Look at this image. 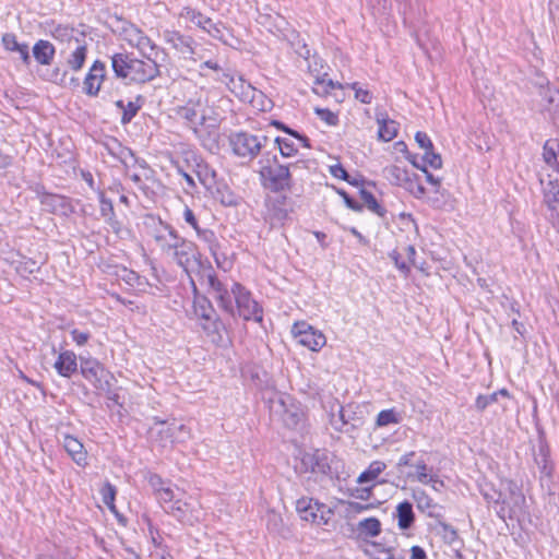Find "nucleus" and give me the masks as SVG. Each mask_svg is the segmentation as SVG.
<instances>
[{"label":"nucleus","mask_w":559,"mask_h":559,"mask_svg":"<svg viewBox=\"0 0 559 559\" xmlns=\"http://www.w3.org/2000/svg\"><path fill=\"white\" fill-rule=\"evenodd\" d=\"M204 280L209 294L225 312L233 317L238 314L245 321L262 322V308L242 285L233 281H221L213 272H209Z\"/></svg>","instance_id":"1"},{"label":"nucleus","mask_w":559,"mask_h":559,"mask_svg":"<svg viewBox=\"0 0 559 559\" xmlns=\"http://www.w3.org/2000/svg\"><path fill=\"white\" fill-rule=\"evenodd\" d=\"M145 57V60H140L126 53H116L111 57L112 70L118 78L145 83L158 75L156 62L151 58V55Z\"/></svg>","instance_id":"2"},{"label":"nucleus","mask_w":559,"mask_h":559,"mask_svg":"<svg viewBox=\"0 0 559 559\" xmlns=\"http://www.w3.org/2000/svg\"><path fill=\"white\" fill-rule=\"evenodd\" d=\"M52 36L55 39L64 44V47L60 50V55L64 59L66 64L72 71L81 70L87 55L85 35H78L73 28L58 26L52 32Z\"/></svg>","instance_id":"3"},{"label":"nucleus","mask_w":559,"mask_h":559,"mask_svg":"<svg viewBox=\"0 0 559 559\" xmlns=\"http://www.w3.org/2000/svg\"><path fill=\"white\" fill-rule=\"evenodd\" d=\"M485 498L500 506L498 514L501 519L520 518L524 514L525 497L511 480L500 481L499 490L492 493L486 492Z\"/></svg>","instance_id":"4"},{"label":"nucleus","mask_w":559,"mask_h":559,"mask_svg":"<svg viewBox=\"0 0 559 559\" xmlns=\"http://www.w3.org/2000/svg\"><path fill=\"white\" fill-rule=\"evenodd\" d=\"M223 78L224 79H221L218 76L216 81L225 83L229 91L240 100L250 103L260 110H266L271 102L265 98L262 92L253 87L241 75L236 78L233 71H223Z\"/></svg>","instance_id":"5"},{"label":"nucleus","mask_w":559,"mask_h":559,"mask_svg":"<svg viewBox=\"0 0 559 559\" xmlns=\"http://www.w3.org/2000/svg\"><path fill=\"white\" fill-rule=\"evenodd\" d=\"M265 135H255L247 132H239L230 138V144L235 154L241 157H255L262 147L267 143Z\"/></svg>","instance_id":"6"},{"label":"nucleus","mask_w":559,"mask_h":559,"mask_svg":"<svg viewBox=\"0 0 559 559\" xmlns=\"http://www.w3.org/2000/svg\"><path fill=\"white\" fill-rule=\"evenodd\" d=\"M122 40L131 47H135L143 56H148L155 49V45L140 28L134 24L123 22L117 29Z\"/></svg>","instance_id":"7"},{"label":"nucleus","mask_w":559,"mask_h":559,"mask_svg":"<svg viewBox=\"0 0 559 559\" xmlns=\"http://www.w3.org/2000/svg\"><path fill=\"white\" fill-rule=\"evenodd\" d=\"M292 333L300 345L313 352L321 349L326 343L325 336L306 322L295 323Z\"/></svg>","instance_id":"8"},{"label":"nucleus","mask_w":559,"mask_h":559,"mask_svg":"<svg viewBox=\"0 0 559 559\" xmlns=\"http://www.w3.org/2000/svg\"><path fill=\"white\" fill-rule=\"evenodd\" d=\"M82 374L102 391L110 390L112 376L96 360H85L81 364Z\"/></svg>","instance_id":"9"},{"label":"nucleus","mask_w":559,"mask_h":559,"mask_svg":"<svg viewBox=\"0 0 559 559\" xmlns=\"http://www.w3.org/2000/svg\"><path fill=\"white\" fill-rule=\"evenodd\" d=\"M330 453L324 450L306 452L301 455V467L305 472L325 475L330 471Z\"/></svg>","instance_id":"10"},{"label":"nucleus","mask_w":559,"mask_h":559,"mask_svg":"<svg viewBox=\"0 0 559 559\" xmlns=\"http://www.w3.org/2000/svg\"><path fill=\"white\" fill-rule=\"evenodd\" d=\"M154 425L162 426V428L157 431L162 445H165L166 442H182L186 438L189 437V430L182 424H177L174 421L166 425V421L155 417Z\"/></svg>","instance_id":"11"},{"label":"nucleus","mask_w":559,"mask_h":559,"mask_svg":"<svg viewBox=\"0 0 559 559\" xmlns=\"http://www.w3.org/2000/svg\"><path fill=\"white\" fill-rule=\"evenodd\" d=\"M165 41L171 46L176 51L181 53L185 58H192L193 60L202 59V57L194 58L195 55L193 44L194 40L190 36H186L177 31H165L164 34Z\"/></svg>","instance_id":"12"},{"label":"nucleus","mask_w":559,"mask_h":559,"mask_svg":"<svg viewBox=\"0 0 559 559\" xmlns=\"http://www.w3.org/2000/svg\"><path fill=\"white\" fill-rule=\"evenodd\" d=\"M185 271L198 263V250L193 242L181 238L170 255Z\"/></svg>","instance_id":"13"},{"label":"nucleus","mask_w":559,"mask_h":559,"mask_svg":"<svg viewBox=\"0 0 559 559\" xmlns=\"http://www.w3.org/2000/svg\"><path fill=\"white\" fill-rule=\"evenodd\" d=\"M324 509L325 507L323 504L313 502L310 498H300L296 502V510L300 518L308 522L320 524L322 521L323 523H326V520L323 516Z\"/></svg>","instance_id":"14"},{"label":"nucleus","mask_w":559,"mask_h":559,"mask_svg":"<svg viewBox=\"0 0 559 559\" xmlns=\"http://www.w3.org/2000/svg\"><path fill=\"white\" fill-rule=\"evenodd\" d=\"M167 512L177 518L180 522L192 525L200 520L201 512L189 502L176 499L173 504L166 508Z\"/></svg>","instance_id":"15"},{"label":"nucleus","mask_w":559,"mask_h":559,"mask_svg":"<svg viewBox=\"0 0 559 559\" xmlns=\"http://www.w3.org/2000/svg\"><path fill=\"white\" fill-rule=\"evenodd\" d=\"M203 106V93H200L197 97L190 98L185 106L177 109V115L187 120L195 133L199 132L198 127L200 126V107Z\"/></svg>","instance_id":"16"},{"label":"nucleus","mask_w":559,"mask_h":559,"mask_svg":"<svg viewBox=\"0 0 559 559\" xmlns=\"http://www.w3.org/2000/svg\"><path fill=\"white\" fill-rule=\"evenodd\" d=\"M105 78V64L100 61H95L87 73L83 90L88 96H96L100 90L102 82Z\"/></svg>","instance_id":"17"},{"label":"nucleus","mask_w":559,"mask_h":559,"mask_svg":"<svg viewBox=\"0 0 559 559\" xmlns=\"http://www.w3.org/2000/svg\"><path fill=\"white\" fill-rule=\"evenodd\" d=\"M286 131L290 135H293L295 138V140L289 139V138H276L274 140V142L277 144V147H278L281 154L284 157H290V156L295 155L298 152L299 146H302V147L310 146L307 138H305L292 130H286Z\"/></svg>","instance_id":"18"},{"label":"nucleus","mask_w":559,"mask_h":559,"mask_svg":"<svg viewBox=\"0 0 559 559\" xmlns=\"http://www.w3.org/2000/svg\"><path fill=\"white\" fill-rule=\"evenodd\" d=\"M62 445L70 457L79 465L85 466L87 464V452L80 440L73 436L66 435L62 440Z\"/></svg>","instance_id":"19"},{"label":"nucleus","mask_w":559,"mask_h":559,"mask_svg":"<svg viewBox=\"0 0 559 559\" xmlns=\"http://www.w3.org/2000/svg\"><path fill=\"white\" fill-rule=\"evenodd\" d=\"M262 175L267 176L277 190H283L290 186V171L287 166L276 165L274 167L264 168Z\"/></svg>","instance_id":"20"},{"label":"nucleus","mask_w":559,"mask_h":559,"mask_svg":"<svg viewBox=\"0 0 559 559\" xmlns=\"http://www.w3.org/2000/svg\"><path fill=\"white\" fill-rule=\"evenodd\" d=\"M221 122V112L217 108L207 105V97L203 95V106L200 107V126L209 130H216Z\"/></svg>","instance_id":"21"},{"label":"nucleus","mask_w":559,"mask_h":559,"mask_svg":"<svg viewBox=\"0 0 559 559\" xmlns=\"http://www.w3.org/2000/svg\"><path fill=\"white\" fill-rule=\"evenodd\" d=\"M180 239L181 238L176 234V231L168 227L155 235V241L160 250L167 255L173 254Z\"/></svg>","instance_id":"22"},{"label":"nucleus","mask_w":559,"mask_h":559,"mask_svg":"<svg viewBox=\"0 0 559 559\" xmlns=\"http://www.w3.org/2000/svg\"><path fill=\"white\" fill-rule=\"evenodd\" d=\"M100 214L118 236L122 237L127 233L115 217L112 202L106 199L104 194L100 195Z\"/></svg>","instance_id":"23"},{"label":"nucleus","mask_w":559,"mask_h":559,"mask_svg":"<svg viewBox=\"0 0 559 559\" xmlns=\"http://www.w3.org/2000/svg\"><path fill=\"white\" fill-rule=\"evenodd\" d=\"M55 368L62 377H70L78 369L76 357L74 353L66 350L61 353L55 362Z\"/></svg>","instance_id":"24"},{"label":"nucleus","mask_w":559,"mask_h":559,"mask_svg":"<svg viewBox=\"0 0 559 559\" xmlns=\"http://www.w3.org/2000/svg\"><path fill=\"white\" fill-rule=\"evenodd\" d=\"M56 49L53 45L48 41L40 39L33 47V56L35 60L44 66H48L51 63Z\"/></svg>","instance_id":"25"},{"label":"nucleus","mask_w":559,"mask_h":559,"mask_svg":"<svg viewBox=\"0 0 559 559\" xmlns=\"http://www.w3.org/2000/svg\"><path fill=\"white\" fill-rule=\"evenodd\" d=\"M414 467H415V472L408 473L407 474L408 478H411L413 480H417L425 485L430 484V483L439 484L440 486L443 485L442 481H439L437 479V477L431 474V468H428L425 461H423V460L417 461L416 464H414Z\"/></svg>","instance_id":"26"},{"label":"nucleus","mask_w":559,"mask_h":559,"mask_svg":"<svg viewBox=\"0 0 559 559\" xmlns=\"http://www.w3.org/2000/svg\"><path fill=\"white\" fill-rule=\"evenodd\" d=\"M356 532L360 538L376 537L381 533V523L377 518H367L357 523Z\"/></svg>","instance_id":"27"},{"label":"nucleus","mask_w":559,"mask_h":559,"mask_svg":"<svg viewBox=\"0 0 559 559\" xmlns=\"http://www.w3.org/2000/svg\"><path fill=\"white\" fill-rule=\"evenodd\" d=\"M379 124L378 136L384 142L393 140L397 134V123L394 120L385 118L383 115L377 116Z\"/></svg>","instance_id":"28"},{"label":"nucleus","mask_w":559,"mask_h":559,"mask_svg":"<svg viewBox=\"0 0 559 559\" xmlns=\"http://www.w3.org/2000/svg\"><path fill=\"white\" fill-rule=\"evenodd\" d=\"M544 203L550 211L559 214V185L557 181L549 180L544 187Z\"/></svg>","instance_id":"29"},{"label":"nucleus","mask_w":559,"mask_h":559,"mask_svg":"<svg viewBox=\"0 0 559 559\" xmlns=\"http://www.w3.org/2000/svg\"><path fill=\"white\" fill-rule=\"evenodd\" d=\"M396 516L399 520L397 524L401 530L409 528L415 520L412 503L408 501L401 502L396 507Z\"/></svg>","instance_id":"30"},{"label":"nucleus","mask_w":559,"mask_h":559,"mask_svg":"<svg viewBox=\"0 0 559 559\" xmlns=\"http://www.w3.org/2000/svg\"><path fill=\"white\" fill-rule=\"evenodd\" d=\"M350 417L346 415V411L340 406L337 414H331L330 423L332 427L340 432H349V427L355 428V424H350Z\"/></svg>","instance_id":"31"},{"label":"nucleus","mask_w":559,"mask_h":559,"mask_svg":"<svg viewBox=\"0 0 559 559\" xmlns=\"http://www.w3.org/2000/svg\"><path fill=\"white\" fill-rule=\"evenodd\" d=\"M386 465L384 462L381 461H373L368 468L362 472L358 478V484H366L377 480L379 475L385 469Z\"/></svg>","instance_id":"32"},{"label":"nucleus","mask_w":559,"mask_h":559,"mask_svg":"<svg viewBox=\"0 0 559 559\" xmlns=\"http://www.w3.org/2000/svg\"><path fill=\"white\" fill-rule=\"evenodd\" d=\"M341 90L340 83H334L331 79H328L326 75L323 78H318L314 81L312 91L319 96H329L332 94V91Z\"/></svg>","instance_id":"33"},{"label":"nucleus","mask_w":559,"mask_h":559,"mask_svg":"<svg viewBox=\"0 0 559 559\" xmlns=\"http://www.w3.org/2000/svg\"><path fill=\"white\" fill-rule=\"evenodd\" d=\"M179 17L186 21L191 22L198 27H205L206 23H210V17L203 15L200 11L192 9L190 7H185L180 13Z\"/></svg>","instance_id":"34"},{"label":"nucleus","mask_w":559,"mask_h":559,"mask_svg":"<svg viewBox=\"0 0 559 559\" xmlns=\"http://www.w3.org/2000/svg\"><path fill=\"white\" fill-rule=\"evenodd\" d=\"M384 173L386 174V178L390 179L393 183L403 187L405 182H407L408 178L411 177L406 169L393 165L390 167H386L384 169Z\"/></svg>","instance_id":"35"},{"label":"nucleus","mask_w":559,"mask_h":559,"mask_svg":"<svg viewBox=\"0 0 559 559\" xmlns=\"http://www.w3.org/2000/svg\"><path fill=\"white\" fill-rule=\"evenodd\" d=\"M212 342L223 347L227 346L230 343V338L227 334L225 325L219 320L213 322Z\"/></svg>","instance_id":"36"},{"label":"nucleus","mask_w":559,"mask_h":559,"mask_svg":"<svg viewBox=\"0 0 559 559\" xmlns=\"http://www.w3.org/2000/svg\"><path fill=\"white\" fill-rule=\"evenodd\" d=\"M360 198L364 202V205L370 210L371 212L378 214L379 216H383L385 211L383 207L378 203L373 194L366 189L360 190Z\"/></svg>","instance_id":"37"},{"label":"nucleus","mask_w":559,"mask_h":559,"mask_svg":"<svg viewBox=\"0 0 559 559\" xmlns=\"http://www.w3.org/2000/svg\"><path fill=\"white\" fill-rule=\"evenodd\" d=\"M302 412L296 406H292L290 408L285 409L283 413V421L289 428L297 427L302 420Z\"/></svg>","instance_id":"38"},{"label":"nucleus","mask_w":559,"mask_h":559,"mask_svg":"<svg viewBox=\"0 0 559 559\" xmlns=\"http://www.w3.org/2000/svg\"><path fill=\"white\" fill-rule=\"evenodd\" d=\"M391 547H384L380 543H371L370 547L366 550L372 559H390L393 555Z\"/></svg>","instance_id":"39"},{"label":"nucleus","mask_w":559,"mask_h":559,"mask_svg":"<svg viewBox=\"0 0 559 559\" xmlns=\"http://www.w3.org/2000/svg\"><path fill=\"white\" fill-rule=\"evenodd\" d=\"M343 506L346 518H354L355 515L372 508L371 503L364 504L356 501H346L343 502Z\"/></svg>","instance_id":"40"},{"label":"nucleus","mask_w":559,"mask_h":559,"mask_svg":"<svg viewBox=\"0 0 559 559\" xmlns=\"http://www.w3.org/2000/svg\"><path fill=\"white\" fill-rule=\"evenodd\" d=\"M401 417L394 409H385L378 414L377 425L379 427L400 423Z\"/></svg>","instance_id":"41"},{"label":"nucleus","mask_w":559,"mask_h":559,"mask_svg":"<svg viewBox=\"0 0 559 559\" xmlns=\"http://www.w3.org/2000/svg\"><path fill=\"white\" fill-rule=\"evenodd\" d=\"M535 462L538 465L540 473L549 476L551 473V465L548 460V452L545 448H540L535 456Z\"/></svg>","instance_id":"42"},{"label":"nucleus","mask_w":559,"mask_h":559,"mask_svg":"<svg viewBox=\"0 0 559 559\" xmlns=\"http://www.w3.org/2000/svg\"><path fill=\"white\" fill-rule=\"evenodd\" d=\"M100 493H102L103 502L111 511L115 512L116 510H115L114 501H115V496H116V488L110 483H105L100 490Z\"/></svg>","instance_id":"43"},{"label":"nucleus","mask_w":559,"mask_h":559,"mask_svg":"<svg viewBox=\"0 0 559 559\" xmlns=\"http://www.w3.org/2000/svg\"><path fill=\"white\" fill-rule=\"evenodd\" d=\"M423 165L425 167L429 165L430 167L435 169H439L442 167V158L439 154L435 153L432 150L425 151V154L423 156Z\"/></svg>","instance_id":"44"},{"label":"nucleus","mask_w":559,"mask_h":559,"mask_svg":"<svg viewBox=\"0 0 559 559\" xmlns=\"http://www.w3.org/2000/svg\"><path fill=\"white\" fill-rule=\"evenodd\" d=\"M498 394L507 395L508 392L506 390H501L498 393H492L489 395H479L476 400V408L478 411H484L488 405L497 401Z\"/></svg>","instance_id":"45"},{"label":"nucleus","mask_w":559,"mask_h":559,"mask_svg":"<svg viewBox=\"0 0 559 559\" xmlns=\"http://www.w3.org/2000/svg\"><path fill=\"white\" fill-rule=\"evenodd\" d=\"M201 28L212 37L224 40V26L222 25V23H213L212 20L210 19V23H206L205 27Z\"/></svg>","instance_id":"46"},{"label":"nucleus","mask_w":559,"mask_h":559,"mask_svg":"<svg viewBox=\"0 0 559 559\" xmlns=\"http://www.w3.org/2000/svg\"><path fill=\"white\" fill-rule=\"evenodd\" d=\"M403 188L406 189L415 198H421L425 194L424 186L411 177L408 178L407 182L404 183Z\"/></svg>","instance_id":"47"},{"label":"nucleus","mask_w":559,"mask_h":559,"mask_svg":"<svg viewBox=\"0 0 559 559\" xmlns=\"http://www.w3.org/2000/svg\"><path fill=\"white\" fill-rule=\"evenodd\" d=\"M2 44L8 51L17 52L24 44H20L16 40V36L14 34H4L2 36Z\"/></svg>","instance_id":"48"},{"label":"nucleus","mask_w":559,"mask_h":559,"mask_svg":"<svg viewBox=\"0 0 559 559\" xmlns=\"http://www.w3.org/2000/svg\"><path fill=\"white\" fill-rule=\"evenodd\" d=\"M352 88L355 91L356 99H358L362 104H370L371 103L372 95H371V93L368 90L361 87L358 83H353L352 84Z\"/></svg>","instance_id":"49"},{"label":"nucleus","mask_w":559,"mask_h":559,"mask_svg":"<svg viewBox=\"0 0 559 559\" xmlns=\"http://www.w3.org/2000/svg\"><path fill=\"white\" fill-rule=\"evenodd\" d=\"M156 498L160 503H169V506L176 500L174 490L170 487H160L157 491Z\"/></svg>","instance_id":"50"},{"label":"nucleus","mask_w":559,"mask_h":559,"mask_svg":"<svg viewBox=\"0 0 559 559\" xmlns=\"http://www.w3.org/2000/svg\"><path fill=\"white\" fill-rule=\"evenodd\" d=\"M543 157H544V160L549 166H555L558 164L555 147L549 141H547L544 145Z\"/></svg>","instance_id":"51"},{"label":"nucleus","mask_w":559,"mask_h":559,"mask_svg":"<svg viewBox=\"0 0 559 559\" xmlns=\"http://www.w3.org/2000/svg\"><path fill=\"white\" fill-rule=\"evenodd\" d=\"M316 114L321 120L325 121L329 126H336L338 122L337 116L329 109L316 108Z\"/></svg>","instance_id":"52"},{"label":"nucleus","mask_w":559,"mask_h":559,"mask_svg":"<svg viewBox=\"0 0 559 559\" xmlns=\"http://www.w3.org/2000/svg\"><path fill=\"white\" fill-rule=\"evenodd\" d=\"M139 109V105H136L133 102H129L122 111L121 122L123 124L129 123L132 120V118L136 115Z\"/></svg>","instance_id":"53"},{"label":"nucleus","mask_w":559,"mask_h":559,"mask_svg":"<svg viewBox=\"0 0 559 559\" xmlns=\"http://www.w3.org/2000/svg\"><path fill=\"white\" fill-rule=\"evenodd\" d=\"M330 173L332 174V176H334L335 178H340V179H343L352 185H357L356 181H352L349 179V175L347 174V171L344 169V167L340 164H336V165H332L330 167Z\"/></svg>","instance_id":"54"},{"label":"nucleus","mask_w":559,"mask_h":559,"mask_svg":"<svg viewBox=\"0 0 559 559\" xmlns=\"http://www.w3.org/2000/svg\"><path fill=\"white\" fill-rule=\"evenodd\" d=\"M201 70L204 69V68H207L210 70H213L215 72V76H214V80L216 81V79L219 76L221 79H224L223 78V71H230L229 69H224L219 66V63L215 60H206L204 61L202 64H201Z\"/></svg>","instance_id":"55"},{"label":"nucleus","mask_w":559,"mask_h":559,"mask_svg":"<svg viewBox=\"0 0 559 559\" xmlns=\"http://www.w3.org/2000/svg\"><path fill=\"white\" fill-rule=\"evenodd\" d=\"M415 140L420 148L424 151H429L433 148L432 142L430 138L427 135V133L418 131L415 134Z\"/></svg>","instance_id":"56"},{"label":"nucleus","mask_w":559,"mask_h":559,"mask_svg":"<svg viewBox=\"0 0 559 559\" xmlns=\"http://www.w3.org/2000/svg\"><path fill=\"white\" fill-rule=\"evenodd\" d=\"M216 199H218L222 204L227 206L236 205L237 203L235 195L229 191L223 192L217 190Z\"/></svg>","instance_id":"57"},{"label":"nucleus","mask_w":559,"mask_h":559,"mask_svg":"<svg viewBox=\"0 0 559 559\" xmlns=\"http://www.w3.org/2000/svg\"><path fill=\"white\" fill-rule=\"evenodd\" d=\"M415 456V452L414 451H411L408 453H405L404 455H402L396 464V467L399 469H402V467H405V466H414L413 465V459Z\"/></svg>","instance_id":"58"},{"label":"nucleus","mask_w":559,"mask_h":559,"mask_svg":"<svg viewBox=\"0 0 559 559\" xmlns=\"http://www.w3.org/2000/svg\"><path fill=\"white\" fill-rule=\"evenodd\" d=\"M71 335H72L73 341L79 346L84 345L88 341V338H90V334L88 333L82 332V331H79V330H73L71 332Z\"/></svg>","instance_id":"59"},{"label":"nucleus","mask_w":559,"mask_h":559,"mask_svg":"<svg viewBox=\"0 0 559 559\" xmlns=\"http://www.w3.org/2000/svg\"><path fill=\"white\" fill-rule=\"evenodd\" d=\"M183 218L185 221L191 225L197 231H199V226H198V222H197V218L192 212V210H190L188 206H186L185 211H183Z\"/></svg>","instance_id":"60"},{"label":"nucleus","mask_w":559,"mask_h":559,"mask_svg":"<svg viewBox=\"0 0 559 559\" xmlns=\"http://www.w3.org/2000/svg\"><path fill=\"white\" fill-rule=\"evenodd\" d=\"M148 483L151 487L154 489L155 495H157L158 489L164 486L163 479L158 475H151L148 478Z\"/></svg>","instance_id":"61"},{"label":"nucleus","mask_w":559,"mask_h":559,"mask_svg":"<svg viewBox=\"0 0 559 559\" xmlns=\"http://www.w3.org/2000/svg\"><path fill=\"white\" fill-rule=\"evenodd\" d=\"M414 497L417 500L418 508H425L430 506L429 499L423 491L415 493Z\"/></svg>","instance_id":"62"},{"label":"nucleus","mask_w":559,"mask_h":559,"mask_svg":"<svg viewBox=\"0 0 559 559\" xmlns=\"http://www.w3.org/2000/svg\"><path fill=\"white\" fill-rule=\"evenodd\" d=\"M17 53L20 55V58L22 59L24 64H29L31 56L28 51V46L26 44L22 46Z\"/></svg>","instance_id":"63"},{"label":"nucleus","mask_w":559,"mask_h":559,"mask_svg":"<svg viewBox=\"0 0 559 559\" xmlns=\"http://www.w3.org/2000/svg\"><path fill=\"white\" fill-rule=\"evenodd\" d=\"M411 551H412L411 559H426V552L421 547L413 546Z\"/></svg>","instance_id":"64"}]
</instances>
